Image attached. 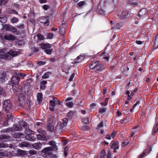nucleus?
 Listing matches in <instances>:
<instances>
[{
    "mask_svg": "<svg viewBox=\"0 0 158 158\" xmlns=\"http://www.w3.org/2000/svg\"><path fill=\"white\" fill-rule=\"evenodd\" d=\"M89 66L91 69L96 72L101 71L105 69L104 65L98 61L92 63Z\"/></svg>",
    "mask_w": 158,
    "mask_h": 158,
    "instance_id": "1",
    "label": "nucleus"
},
{
    "mask_svg": "<svg viewBox=\"0 0 158 158\" xmlns=\"http://www.w3.org/2000/svg\"><path fill=\"white\" fill-rule=\"evenodd\" d=\"M20 78L19 76L17 75H14L12 77L10 84H12V87L13 89H15V88H18V85L20 81Z\"/></svg>",
    "mask_w": 158,
    "mask_h": 158,
    "instance_id": "2",
    "label": "nucleus"
},
{
    "mask_svg": "<svg viewBox=\"0 0 158 158\" xmlns=\"http://www.w3.org/2000/svg\"><path fill=\"white\" fill-rule=\"evenodd\" d=\"M51 152L52 151L49 148L46 147L42 149L41 151V154L44 157L48 158V157L52 155Z\"/></svg>",
    "mask_w": 158,
    "mask_h": 158,
    "instance_id": "3",
    "label": "nucleus"
},
{
    "mask_svg": "<svg viewBox=\"0 0 158 158\" xmlns=\"http://www.w3.org/2000/svg\"><path fill=\"white\" fill-rule=\"evenodd\" d=\"M12 107V104L9 100H6L4 101L3 108L6 111L8 112Z\"/></svg>",
    "mask_w": 158,
    "mask_h": 158,
    "instance_id": "4",
    "label": "nucleus"
},
{
    "mask_svg": "<svg viewBox=\"0 0 158 158\" xmlns=\"http://www.w3.org/2000/svg\"><path fill=\"white\" fill-rule=\"evenodd\" d=\"M8 52L6 53L5 49H2L0 50V58L2 59H6L8 57Z\"/></svg>",
    "mask_w": 158,
    "mask_h": 158,
    "instance_id": "5",
    "label": "nucleus"
},
{
    "mask_svg": "<svg viewBox=\"0 0 158 158\" xmlns=\"http://www.w3.org/2000/svg\"><path fill=\"white\" fill-rule=\"evenodd\" d=\"M64 127L61 122L59 123L56 127V130L58 133H60L63 131Z\"/></svg>",
    "mask_w": 158,
    "mask_h": 158,
    "instance_id": "6",
    "label": "nucleus"
},
{
    "mask_svg": "<svg viewBox=\"0 0 158 158\" xmlns=\"http://www.w3.org/2000/svg\"><path fill=\"white\" fill-rule=\"evenodd\" d=\"M111 148H114V152H116V150L118 149L119 148L118 143V142L113 141L110 143Z\"/></svg>",
    "mask_w": 158,
    "mask_h": 158,
    "instance_id": "7",
    "label": "nucleus"
},
{
    "mask_svg": "<svg viewBox=\"0 0 158 158\" xmlns=\"http://www.w3.org/2000/svg\"><path fill=\"white\" fill-rule=\"evenodd\" d=\"M41 48L46 50V49L51 48L52 46L51 44L48 43H42L40 45Z\"/></svg>",
    "mask_w": 158,
    "mask_h": 158,
    "instance_id": "8",
    "label": "nucleus"
},
{
    "mask_svg": "<svg viewBox=\"0 0 158 158\" xmlns=\"http://www.w3.org/2000/svg\"><path fill=\"white\" fill-rule=\"evenodd\" d=\"M5 39L7 40L14 41L15 40V37L12 35H5L4 37Z\"/></svg>",
    "mask_w": 158,
    "mask_h": 158,
    "instance_id": "9",
    "label": "nucleus"
},
{
    "mask_svg": "<svg viewBox=\"0 0 158 158\" xmlns=\"http://www.w3.org/2000/svg\"><path fill=\"white\" fill-rule=\"evenodd\" d=\"M8 55L9 54L12 56L14 57L19 54V52L18 51L11 50L9 51V52H8Z\"/></svg>",
    "mask_w": 158,
    "mask_h": 158,
    "instance_id": "10",
    "label": "nucleus"
},
{
    "mask_svg": "<svg viewBox=\"0 0 158 158\" xmlns=\"http://www.w3.org/2000/svg\"><path fill=\"white\" fill-rule=\"evenodd\" d=\"M42 144H43V143H35L33 144L32 147L35 149L39 150L41 148Z\"/></svg>",
    "mask_w": 158,
    "mask_h": 158,
    "instance_id": "11",
    "label": "nucleus"
},
{
    "mask_svg": "<svg viewBox=\"0 0 158 158\" xmlns=\"http://www.w3.org/2000/svg\"><path fill=\"white\" fill-rule=\"evenodd\" d=\"M84 59V56L82 55H80L78 56L76 59H75L74 61L73 62V64H75L76 63H78L79 61L81 60Z\"/></svg>",
    "mask_w": 158,
    "mask_h": 158,
    "instance_id": "12",
    "label": "nucleus"
},
{
    "mask_svg": "<svg viewBox=\"0 0 158 158\" xmlns=\"http://www.w3.org/2000/svg\"><path fill=\"white\" fill-rule=\"evenodd\" d=\"M25 139L29 141H35L36 140L35 137L32 136L31 135H27L25 137Z\"/></svg>",
    "mask_w": 158,
    "mask_h": 158,
    "instance_id": "13",
    "label": "nucleus"
},
{
    "mask_svg": "<svg viewBox=\"0 0 158 158\" xmlns=\"http://www.w3.org/2000/svg\"><path fill=\"white\" fill-rule=\"evenodd\" d=\"M2 76L0 77V81L1 83H3L7 79V77H6V73L3 72L2 73Z\"/></svg>",
    "mask_w": 158,
    "mask_h": 158,
    "instance_id": "14",
    "label": "nucleus"
},
{
    "mask_svg": "<svg viewBox=\"0 0 158 158\" xmlns=\"http://www.w3.org/2000/svg\"><path fill=\"white\" fill-rule=\"evenodd\" d=\"M147 13V10L146 9L143 8L139 11V14L140 16H143L145 15Z\"/></svg>",
    "mask_w": 158,
    "mask_h": 158,
    "instance_id": "15",
    "label": "nucleus"
},
{
    "mask_svg": "<svg viewBox=\"0 0 158 158\" xmlns=\"http://www.w3.org/2000/svg\"><path fill=\"white\" fill-rule=\"evenodd\" d=\"M16 154L18 156H23L26 154V152L20 149H18L17 151Z\"/></svg>",
    "mask_w": 158,
    "mask_h": 158,
    "instance_id": "16",
    "label": "nucleus"
},
{
    "mask_svg": "<svg viewBox=\"0 0 158 158\" xmlns=\"http://www.w3.org/2000/svg\"><path fill=\"white\" fill-rule=\"evenodd\" d=\"M19 123L21 126H22L26 129L29 128L28 124L27 123H25V122H23L22 120L20 121L19 122Z\"/></svg>",
    "mask_w": 158,
    "mask_h": 158,
    "instance_id": "17",
    "label": "nucleus"
},
{
    "mask_svg": "<svg viewBox=\"0 0 158 158\" xmlns=\"http://www.w3.org/2000/svg\"><path fill=\"white\" fill-rule=\"evenodd\" d=\"M128 14V12L126 10H124L119 15L120 17L121 18H124L126 17Z\"/></svg>",
    "mask_w": 158,
    "mask_h": 158,
    "instance_id": "18",
    "label": "nucleus"
},
{
    "mask_svg": "<svg viewBox=\"0 0 158 158\" xmlns=\"http://www.w3.org/2000/svg\"><path fill=\"white\" fill-rule=\"evenodd\" d=\"M106 156V153L105 150H102L99 154L98 156V158H105Z\"/></svg>",
    "mask_w": 158,
    "mask_h": 158,
    "instance_id": "19",
    "label": "nucleus"
},
{
    "mask_svg": "<svg viewBox=\"0 0 158 158\" xmlns=\"http://www.w3.org/2000/svg\"><path fill=\"white\" fill-rule=\"evenodd\" d=\"M37 96V101L39 103H40L42 101V94L41 93H38Z\"/></svg>",
    "mask_w": 158,
    "mask_h": 158,
    "instance_id": "20",
    "label": "nucleus"
},
{
    "mask_svg": "<svg viewBox=\"0 0 158 158\" xmlns=\"http://www.w3.org/2000/svg\"><path fill=\"white\" fill-rule=\"evenodd\" d=\"M10 155V153L7 151L0 152V156H1L8 157Z\"/></svg>",
    "mask_w": 158,
    "mask_h": 158,
    "instance_id": "21",
    "label": "nucleus"
},
{
    "mask_svg": "<svg viewBox=\"0 0 158 158\" xmlns=\"http://www.w3.org/2000/svg\"><path fill=\"white\" fill-rule=\"evenodd\" d=\"M12 26L10 24H5L3 27L4 29L6 31H10Z\"/></svg>",
    "mask_w": 158,
    "mask_h": 158,
    "instance_id": "22",
    "label": "nucleus"
},
{
    "mask_svg": "<svg viewBox=\"0 0 158 158\" xmlns=\"http://www.w3.org/2000/svg\"><path fill=\"white\" fill-rule=\"evenodd\" d=\"M13 128L15 131H21L22 129V128L21 126L19 127L16 125H14L13 126Z\"/></svg>",
    "mask_w": 158,
    "mask_h": 158,
    "instance_id": "23",
    "label": "nucleus"
},
{
    "mask_svg": "<svg viewBox=\"0 0 158 158\" xmlns=\"http://www.w3.org/2000/svg\"><path fill=\"white\" fill-rule=\"evenodd\" d=\"M37 138L38 140H44L45 137L42 135L39 134L37 135Z\"/></svg>",
    "mask_w": 158,
    "mask_h": 158,
    "instance_id": "24",
    "label": "nucleus"
},
{
    "mask_svg": "<svg viewBox=\"0 0 158 158\" xmlns=\"http://www.w3.org/2000/svg\"><path fill=\"white\" fill-rule=\"evenodd\" d=\"M51 72H48L45 73L42 76V78L44 79L48 78L49 77V75H50Z\"/></svg>",
    "mask_w": 158,
    "mask_h": 158,
    "instance_id": "25",
    "label": "nucleus"
},
{
    "mask_svg": "<svg viewBox=\"0 0 158 158\" xmlns=\"http://www.w3.org/2000/svg\"><path fill=\"white\" fill-rule=\"evenodd\" d=\"M10 31L15 34H18L19 32V31H17V29L13 26H12Z\"/></svg>",
    "mask_w": 158,
    "mask_h": 158,
    "instance_id": "26",
    "label": "nucleus"
},
{
    "mask_svg": "<svg viewBox=\"0 0 158 158\" xmlns=\"http://www.w3.org/2000/svg\"><path fill=\"white\" fill-rule=\"evenodd\" d=\"M68 121V120L67 118H64L63 119V122L61 123H62V125L64 127L67 125Z\"/></svg>",
    "mask_w": 158,
    "mask_h": 158,
    "instance_id": "27",
    "label": "nucleus"
},
{
    "mask_svg": "<svg viewBox=\"0 0 158 158\" xmlns=\"http://www.w3.org/2000/svg\"><path fill=\"white\" fill-rule=\"evenodd\" d=\"M24 132L25 134L29 135L33 134V131L28 128L25 129Z\"/></svg>",
    "mask_w": 158,
    "mask_h": 158,
    "instance_id": "28",
    "label": "nucleus"
},
{
    "mask_svg": "<svg viewBox=\"0 0 158 158\" xmlns=\"http://www.w3.org/2000/svg\"><path fill=\"white\" fill-rule=\"evenodd\" d=\"M48 129L51 132H52L54 130V126L52 124H49L48 126Z\"/></svg>",
    "mask_w": 158,
    "mask_h": 158,
    "instance_id": "29",
    "label": "nucleus"
},
{
    "mask_svg": "<svg viewBox=\"0 0 158 158\" xmlns=\"http://www.w3.org/2000/svg\"><path fill=\"white\" fill-rule=\"evenodd\" d=\"M29 144L25 142H23L19 143V146L20 147H27L29 146Z\"/></svg>",
    "mask_w": 158,
    "mask_h": 158,
    "instance_id": "30",
    "label": "nucleus"
},
{
    "mask_svg": "<svg viewBox=\"0 0 158 158\" xmlns=\"http://www.w3.org/2000/svg\"><path fill=\"white\" fill-rule=\"evenodd\" d=\"M48 147L50 148L52 151L57 150L58 149L57 146H56V144Z\"/></svg>",
    "mask_w": 158,
    "mask_h": 158,
    "instance_id": "31",
    "label": "nucleus"
},
{
    "mask_svg": "<svg viewBox=\"0 0 158 158\" xmlns=\"http://www.w3.org/2000/svg\"><path fill=\"white\" fill-rule=\"evenodd\" d=\"M52 51V49L51 48L46 49L45 50L44 52L48 54H50Z\"/></svg>",
    "mask_w": 158,
    "mask_h": 158,
    "instance_id": "32",
    "label": "nucleus"
},
{
    "mask_svg": "<svg viewBox=\"0 0 158 158\" xmlns=\"http://www.w3.org/2000/svg\"><path fill=\"white\" fill-rule=\"evenodd\" d=\"M99 13L102 15H106L107 14H106V12L105 10H104L102 9H101L98 11Z\"/></svg>",
    "mask_w": 158,
    "mask_h": 158,
    "instance_id": "33",
    "label": "nucleus"
},
{
    "mask_svg": "<svg viewBox=\"0 0 158 158\" xmlns=\"http://www.w3.org/2000/svg\"><path fill=\"white\" fill-rule=\"evenodd\" d=\"M5 90L2 87H0V95H5Z\"/></svg>",
    "mask_w": 158,
    "mask_h": 158,
    "instance_id": "34",
    "label": "nucleus"
},
{
    "mask_svg": "<svg viewBox=\"0 0 158 158\" xmlns=\"http://www.w3.org/2000/svg\"><path fill=\"white\" fill-rule=\"evenodd\" d=\"M0 21L2 23H5L6 21V18L5 17H1Z\"/></svg>",
    "mask_w": 158,
    "mask_h": 158,
    "instance_id": "35",
    "label": "nucleus"
},
{
    "mask_svg": "<svg viewBox=\"0 0 158 158\" xmlns=\"http://www.w3.org/2000/svg\"><path fill=\"white\" fill-rule=\"evenodd\" d=\"M106 110V108L103 107L102 108H100L99 110V112L102 114L104 113L105 112Z\"/></svg>",
    "mask_w": 158,
    "mask_h": 158,
    "instance_id": "36",
    "label": "nucleus"
},
{
    "mask_svg": "<svg viewBox=\"0 0 158 158\" xmlns=\"http://www.w3.org/2000/svg\"><path fill=\"white\" fill-rule=\"evenodd\" d=\"M42 7L44 10H47L48 9L50 8V6L49 5H45L42 6Z\"/></svg>",
    "mask_w": 158,
    "mask_h": 158,
    "instance_id": "37",
    "label": "nucleus"
},
{
    "mask_svg": "<svg viewBox=\"0 0 158 158\" xmlns=\"http://www.w3.org/2000/svg\"><path fill=\"white\" fill-rule=\"evenodd\" d=\"M108 98H106L105 100V102L103 103L101 102V104L102 106H106L107 105L108 103Z\"/></svg>",
    "mask_w": 158,
    "mask_h": 158,
    "instance_id": "38",
    "label": "nucleus"
},
{
    "mask_svg": "<svg viewBox=\"0 0 158 158\" xmlns=\"http://www.w3.org/2000/svg\"><path fill=\"white\" fill-rule=\"evenodd\" d=\"M66 106L69 108H72L73 107V104L72 102H69L68 103H66Z\"/></svg>",
    "mask_w": 158,
    "mask_h": 158,
    "instance_id": "39",
    "label": "nucleus"
},
{
    "mask_svg": "<svg viewBox=\"0 0 158 158\" xmlns=\"http://www.w3.org/2000/svg\"><path fill=\"white\" fill-rule=\"evenodd\" d=\"M8 138V136L5 135H1L0 136V140H2L4 139H7Z\"/></svg>",
    "mask_w": 158,
    "mask_h": 158,
    "instance_id": "40",
    "label": "nucleus"
},
{
    "mask_svg": "<svg viewBox=\"0 0 158 158\" xmlns=\"http://www.w3.org/2000/svg\"><path fill=\"white\" fill-rule=\"evenodd\" d=\"M82 122L86 124H88L89 123L88 118H85L82 119Z\"/></svg>",
    "mask_w": 158,
    "mask_h": 158,
    "instance_id": "41",
    "label": "nucleus"
},
{
    "mask_svg": "<svg viewBox=\"0 0 158 158\" xmlns=\"http://www.w3.org/2000/svg\"><path fill=\"white\" fill-rule=\"evenodd\" d=\"M129 143L128 139H126L123 141L122 144L123 146H125L127 145Z\"/></svg>",
    "mask_w": 158,
    "mask_h": 158,
    "instance_id": "42",
    "label": "nucleus"
},
{
    "mask_svg": "<svg viewBox=\"0 0 158 158\" xmlns=\"http://www.w3.org/2000/svg\"><path fill=\"white\" fill-rule=\"evenodd\" d=\"M37 36L38 37V39L40 40H42L44 39V37L41 34H38L37 35Z\"/></svg>",
    "mask_w": 158,
    "mask_h": 158,
    "instance_id": "43",
    "label": "nucleus"
},
{
    "mask_svg": "<svg viewBox=\"0 0 158 158\" xmlns=\"http://www.w3.org/2000/svg\"><path fill=\"white\" fill-rule=\"evenodd\" d=\"M103 122L102 121L99 123L97 127V129H99L100 128L102 127L103 126Z\"/></svg>",
    "mask_w": 158,
    "mask_h": 158,
    "instance_id": "44",
    "label": "nucleus"
},
{
    "mask_svg": "<svg viewBox=\"0 0 158 158\" xmlns=\"http://www.w3.org/2000/svg\"><path fill=\"white\" fill-rule=\"evenodd\" d=\"M19 20L18 19L15 17L13 18L11 20V22L12 23H15L18 21Z\"/></svg>",
    "mask_w": 158,
    "mask_h": 158,
    "instance_id": "45",
    "label": "nucleus"
},
{
    "mask_svg": "<svg viewBox=\"0 0 158 158\" xmlns=\"http://www.w3.org/2000/svg\"><path fill=\"white\" fill-rule=\"evenodd\" d=\"M29 153L31 155H35L36 154V152L34 150H31L29 151Z\"/></svg>",
    "mask_w": 158,
    "mask_h": 158,
    "instance_id": "46",
    "label": "nucleus"
},
{
    "mask_svg": "<svg viewBox=\"0 0 158 158\" xmlns=\"http://www.w3.org/2000/svg\"><path fill=\"white\" fill-rule=\"evenodd\" d=\"M53 35L52 33H49L47 35V38L48 39H51L53 38Z\"/></svg>",
    "mask_w": 158,
    "mask_h": 158,
    "instance_id": "47",
    "label": "nucleus"
},
{
    "mask_svg": "<svg viewBox=\"0 0 158 158\" xmlns=\"http://www.w3.org/2000/svg\"><path fill=\"white\" fill-rule=\"evenodd\" d=\"M146 150L144 151V152L138 157V158H142L143 156L145 155L146 153Z\"/></svg>",
    "mask_w": 158,
    "mask_h": 158,
    "instance_id": "48",
    "label": "nucleus"
},
{
    "mask_svg": "<svg viewBox=\"0 0 158 158\" xmlns=\"http://www.w3.org/2000/svg\"><path fill=\"white\" fill-rule=\"evenodd\" d=\"M50 106H55L56 105V103L53 100H50Z\"/></svg>",
    "mask_w": 158,
    "mask_h": 158,
    "instance_id": "49",
    "label": "nucleus"
},
{
    "mask_svg": "<svg viewBox=\"0 0 158 158\" xmlns=\"http://www.w3.org/2000/svg\"><path fill=\"white\" fill-rule=\"evenodd\" d=\"M9 13L10 14H14L15 15L18 14V12L16 10H11L9 12Z\"/></svg>",
    "mask_w": 158,
    "mask_h": 158,
    "instance_id": "50",
    "label": "nucleus"
},
{
    "mask_svg": "<svg viewBox=\"0 0 158 158\" xmlns=\"http://www.w3.org/2000/svg\"><path fill=\"white\" fill-rule=\"evenodd\" d=\"M85 4V2L84 1H82L79 2L78 3V5L79 6H81Z\"/></svg>",
    "mask_w": 158,
    "mask_h": 158,
    "instance_id": "51",
    "label": "nucleus"
},
{
    "mask_svg": "<svg viewBox=\"0 0 158 158\" xmlns=\"http://www.w3.org/2000/svg\"><path fill=\"white\" fill-rule=\"evenodd\" d=\"M48 144L51 146L56 144V142L54 141H51L49 142Z\"/></svg>",
    "mask_w": 158,
    "mask_h": 158,
    "instance_id": "52",
    "label": "nucleus"
},
{
    "mask_svg": "<svg viewBox=\"0 0 158 158\" xmlns=\"http://www.w3.org/2000/svg\"><path fill=\"white\" fill-rule=\"evenodd\" d=\"M38 64L40 65H43L45 64V62H43L41 61H38L37 62Z\"/></svg>",
    "mask_w": 158,
    "mask_h": 158,
    "instance_id": "53",
    "label": "nucleus"
},
{
    "mask_svg": "<svg viewBox=\"0 0 158 158\" xmlns=\"http://www.w3.org/2000/svg\"><path fill=\"white\" fill-rule=\"evenodd\" d=\"M75 76V73H73L71 76L70 78L69 79V81H71L72 80L73 78H74Z\"/></svg>",
    "mask_w": 158,
    "mask_h": 158,
    "instance_id": "54",
    "label": "nucleus"
},
{
    "mask_svg": "<svg viewBox=\"0 0 158 158\" xmlns=\"http://www.w3.org/2000/svg\"><path fill=\"white\" fill-rule=\"evenodd\" d=\"M74 114V112L73 111H70L68 113V115L69 116H72Z\"/></svg>",
    "mask_w": 158,
    "mask_h": 158,
    "instance_id": "55",
    "label": "nucleus"
},
{
    "mask_svg": "<svg viewBox=\"0 0 158 158\" xmlns=\"http://www.w3.org/2000/svg\"><path fill=\"white\" fill-rule=\"evenodd\" d=\"M7 118H8L7 121H8L10 120L11 119V121H12V118H11V115H10L8 114L7 115Z\"/></svg>",
    "mask_w": 158,
    "mask_h": 158,
    "instance_id": "56",
    "label": "nucleus"
},
{
    "mask_svg": "<svg viewBox=\"0 0 158 158\" xmlns=\"http://www.w3.org/2000/svg\"><path fill=\"white\" fill-rule=\"evenodd\" d=\"M53 100H54V102H56V104H60V102H59V101L58 100L57 98H54Z\"/></svg>",
    "mask_w": 158,
    "mask_h": 158,
    "instance_id": "57",
    "label": "nucleus"
},
{
    "mask_svg": "<svg viewBox=\"0 0 158 158\" xmlns=\"http://www.w3.org/2000/svg\"><path fill=\"white\" fill-rule=\"evenodd\" d=\"M106 2L109 3L113 4L114 2V0H106Z\"/></svg>",
    "mask_w": 158,
    "mask_h": 158,
    "instance_id": "58",
    "label": "nucleus"
},
{
    "mask_svg": "<svg viewBox=\"0 0 158 158\" xmlns=\"http://www.w3.org/2000/svg\"><path fill=\"white\" fill-rule=\"evenodd\" d=\"M154 44L156 48H158V40L155 41L154 42Z\"/></svg>",
    "mask_w": 158,
    "mask_h": 158,
    "instance_id": "59",
    "label": "nucleus"
},
{
    "mask_svg": "<svg viewBox=\"0 0 158 158\" xmlns=\"http://www.w3.org/2000/svg\"><path fill=\"white\" fill-rule=\"evenodd\" d=\"M107 158H111V153L110 152H108Z\"/></svg>",
    "mask_w": 158,
    "mask_h": 158,
    "instance_id": "60",
    "label": "nucleus"
},
{
    "mask_svg": "<svg viewBox=\"0 0 158 158\" xmlns=\"http://www.w3.org/2000/svg\"><path fill=\"white\" fill-rule=\"evenodd\" d=\"M139 104V101H137L136 103H135V104L133 107V109H134L135 108V106L137 105H138Z\"/></svg>",
    "mask_w": 158,
    "mask_h": 158,
    "instance_id": "61",
    "label": "nucleus"
},
{
    "mask_svg": "<svg viewBox=\"0 0 158 158\" xmlns=\"http://www.w3.org/2000/svg\"><path fill=\"white\" fill-rule=\"evenodd\" d=\"M96 104L95 103H93L90 105V107L91 108H93L94 107L96 106Z\"/></svg>",
    "mask_w": 158,
    "mask_h": 158,
    "instance_id": "62",
    "label": "nucleus"
},
{
    "mask_svg": "<svg viewBox=\"0 0 158 158\" xmlns=\"http://www.w3.org/2000/svg\"><path fill=\"white\" fill-rule=\"evenodd\" d=\"M136 43L138 44H142V42L140 40H137L136 41Z\"/></svg>",
    "mask_w": 158,
    "mask_h": 158,
    "instance_id": "63",
    "label": "nucleus"
},
{
    "mask_svg": "<svg viewBox=\"0 0 158 158\" xmlns=\"http://www.w3.org/2000/svg\"><path fill=\"white\" fill-rule=\"evenodd\" d=\"M46 26H48L49 24V22L48 21H47L45 22H43Z\"/></svg>",
    "mask_w": 158,
    "mask_h": 158,
    "instance_id": "64",
    "label": "nucleus"
}]
</instances>
